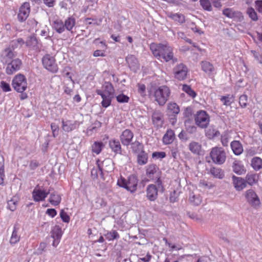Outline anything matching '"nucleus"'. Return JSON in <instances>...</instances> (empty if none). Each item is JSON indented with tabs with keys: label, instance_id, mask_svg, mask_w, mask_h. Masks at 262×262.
<instances>
[{
	"label": "nucleus",
	"instance_id": "6e6d98bb",
	"mask_svg": "<svg viewBox=\"0 0 262 262\" xmlns=\"http://www.w3.org/2000/svg\"><path fill=\"white\" fill-rule=\"evenodd\" d=\"M138 92L140 94V96L144 97L146 94V86L145 84L142 83L138 84Z\"/></svg>",
	"mask_w": 262,
	"mask_h": 262
},
{
	"label": "nucleus",
	"instance_id": "ddd939ff",
	"mask_svg": "<svg viewBox=\"0 0 262 262\" xmlns=\"http://www.w3.org/2000/svg\"><path fill=\"white\" fill-rule=\"evenodd\" d=\"M7 64L6 72L8 75H11L20 69L22 63L19 59L16 58L12 60Z\"/></svg>",
	"mask_w": 262,
	"mask_h": 262
},
{
	"label": "nucleus",
	"instance_id": "f704fd0d",
	"mask_svg": "<svg viewBox=\"0 0 262 262\" xmlns=\"http://www.w3.org/2000/svg\"><path fill=\"white\" fill-rule=\"evenodd\" d=\"M61 201V198L57 193L53 192L50 194L49 201L53 206L58 205Z\"/></svg>",
	"mask_w": 262,
	"mask_h": 262
},
{
	"label": "nucleus",
	"instance_id": "e433bc0d",
	"mask_svg": "<svg viewBox=\"0 0 262 262\" xmlns=\"http://www.w3.org/2000/svg\"><path fill=\"white\" fill-rule=\"evenodd\" d=\"M18 229L16 226L13 227V232L10 239V243L14 245L18 243L20 240V236L18 234Z\"/></svg>",
	"mask_w": 262,
	"mask_h": 262
},
{
	"label": "nucleus",
	"instance_id": "603ef678",
	"mask_svg": "<svg viewBox=\"0 0 262 262\" xmlns=\"http://www.w3.org/2000/svg\"><path fill=\"white\" fill-rule=\"evenodd\" d=\"M248 97L246 95H242L239 98V104L242 108H245L247 105Z\"/></svg>",
	"mask_w": 262,
	"mask_h": 262
},
{
	"label": "nucleus",
	"instance_id": "052dcab7",
	"mask_svg": "<svg viewBox=\"0 0 262 262\" xmlns=\"http://www.w3.org/2000/svg\"><path fill=\"white\" fill-rule=\"evenodd\" d=\"M152 158L157 159H163L166 157V153L164 151L154 152L152 154Z\"/></svg>",
	"mask_w": 262,
	"mask_h": 262
},
{
	"label": "nucleus",
	"instance_id": "37998d69",
	"mask_svg": "<svg viewBox=\"0 0 262 262\" xmlns=\"http://www.w3.org/2000/svg\"><path fill=\"white\" fill-rule=\"evenodd\" d=\"M103 144L102 142H95L92 145V152L98 155L101 151Z\"/></svg>",
	"mask_w": 262,
	"mask_h": 262
},
{
	"label": "nucleus",
	"instance_id": "49530a36",
	"mask_svg": "<svg viewBox=\"0 0 262 262\" xmlns=\"http://www.w3.org/2000/svg\"><path fill=\"white\" fill-rule=\"evenodd\" d=\"M105 238L108 241H112L115 239H118L120 237L119 234L116 230H112L105 234Z\"/></svg>",
	"mask_w": 262,
	"mask_h": 262
},
{
	"label": "nucleus",
	"instance_id": "6e6552de",
	"mask_svg": "<svg viewBox=\"0 0 262 262\" xmlns=\"http://www.w3.org/2000/svg\"><path fill=\"white\" fill-rule=\"evenodd\" d=\"M188 72L187 67L182 63L177 64L172 70L174 78L179 81L185 80L187 77Z\"/></svg>",
	"mask_w": 262,
	"mask_h": 262
},
{
	"label": "nucleus",
	"instance_id": "4d7b16f0",
	"mask_svg": "<svg viewBox=\"0 0 262 262\" xmlns=\"http://www.w3.org/2000/svg\"><path fill=\"white\" fill-rule=\"evenodd\" d=\"M0 88L4 92H10L11 90L10 84L4 81L1 82Z\"/></svg>",
	"mask_w": 262,
	"mask_h": 262
},
{
	"label": "nucleus",
	"instance_id": "58836bf2",
	"mask_svg": "<svg viewBox=\"0 0 262 262\" xmlns=\"http://www.w3.org/2000/svg\"><path fill=\"white\" fill-rule=\"evenodd\" d=\"M102 18H85L84 23L87 26L90 25L100 26L102 23Z\"/></svg>",
	"mask_w": 262,
	"mask_h": 262
},
{
	"label": "nucleus",
	"instance_id": "473e14b6",
	"mask_svg": "<svg viewBox=\"0 0 262 262\" xmlns=\"http://www.w3.org/2000/svg\"><path fill=\"white\" fill-rule=\"evenodd\" d=\"M167 16L169 18L178 23L183 24L185 22V17L182 14L170 13Z\"/></svg>",
	"mask_w": 262,
	"mask_h": 262
},
{
	"label": "nucleus",
	"instance_id": "bb28decb",
	"mask_svg": "<svg viewBox=\"0 0 262 262\" xmlns=\"http://www.w3.org/2000/svg\"><path fill=\"white\" fill-rule=\"evenodd\" d=\"M109 146L116 154L121 153V146L119 140L114 139H111L109 141Z\"/></svg>",
	"mask_w": 262,
	"mask_h": 262
},
{
	"label": "nucleus",
	"instance_id": "79ce46f5",
	"mask_svg": "<svg viewBox=\"0 0 262 262\" xmlns=\"http://www.w3.org/2000/svg\"><path fill=\"white\" fill-rule=\"evenodd\" d=\"M64 28L69 31L72 30L75 25V19L73 17H68L64 23Z\"/></svg>",
	"mask_w": 262,
	"mask_h": 262
},
{
	"label": "nucleus",
	"instance_id": "2eb2a0df",
	"mask_svg": "<svg viewBox=\"0 0 262 262\" xmlns=\"http://www.w3.org/2000/svg\"><path fill=\"white\" fill-rule=\"evenodd\" d=\"M134 136V133L130 129H126L123 130L120 136L122 144L124 146H128L131 143Z\"/></svg>",
	"mask_w": 262,
	"mask_h": 262
},
{
	"label": "nucleus",
	"instance_id": "de8ad7c7",
	"mask_svg": "<svg viewBox=\"0 0 262 262\" xmlns=\"http://www.w3.org/2000/svg\"><path fill=\"white\" fill-rule=\"evenodd\" d=\"M247 14L248 15L249 17L253 20V21H257L258 20V16L257 13L255 11L254 9L252 7L248 8L247 10Z\"/></svg>",
	"mask_w": 262,
	"mask_h": 262
},
{
	"label": "nucleus",
	"instance_id": "412c9836",
	"mask_svg": "<svg viewBox=\"0 0 262 262\" xmlns=\"http://www.w3.org/2000/svg\"><path fill=\"white\" fill-rule=\"evenodd\" d=\"M201 66L202 70L208 75H212L215 71L214 66L209 61H202Z\"/></svg>",
	"mask_w": 262,
	"mask_h": 262
},
{
	"label": "nucleus",
	"instance_id": "39448f33",
	"mask_svg": "<svg viewBox=\"0 0 262 262\" xmlns=\"http://www.w3.org/2000/svg\"><path fill=\"white\" fill-rule=\"evenodd\" d=\"M209 155L212 162L216 164H222L226 159V151L221 147L215 146L212 147Z\"/></svg>",
	"mask_w": 262,
	"mask_h": 262
},
{
	"label": "nucleus",
	"instance_id": "b1692460",
	"mask_svg": "<svg viewBox=\"0 0 262 262\" xmlns=\"http://www.w3.org/2000/svg\"><path fill=\"white\" fill-rule=\"evenodd\" d=\"M231 148L235 155H240L243 152V147L239 141L234 140L230 143Z\"/></svg>",
	"mask_w": 262,
	"mask_h": 262
},
{
	"label": "nucleus",
	"instance_id": "774afa93",
	"mask_svg": "<svg viewBox=\"0 0 262 262\" xmlns=\"http://www.w3.org/2000/svg\"><path fill=\"white\" fill-rule=\"evenodd\" d=\"M221 142L222 145L224 146H226L228 145V138L226 136H221Z\"/></svg>",
	"mask_w": 262,
	"mask_h": 262
},
{
	"label": "nucleus",
	"instance_id": "f03ea898",
	"mask_svg": "<svg viewBox=\"0 0 262 262\" xmlns=\"http://www.w3.org/2000/svg\"><path fill=\"white\" fill-rule=\"evenodd\" d=\"M138 182L137 177L134 174L129 176L127 179L121 176L117 180V185L130 193H134L137 190Z\"/></svg>",
	"mask_w": 262,
	"mask_h": 262
},
{
	"label": "nucleus",
	"instance_id": "aec40b11",
	"mask_svg": "<svg viewBox=\"0 0 262 262\" xmlns=\"http://www.w3.org/2000/svg\"><path fill=\"white\" fill-rule=\"evenodd\" d=\"M15 56L14 52L10 48H7L5 49L3 54L2 55L1 61L5 64H7L13 60Z\"/></svg>",
	"mask_w": 262,
	"mask_h": 262
},
{
	"label": "nucleus",
	"instance_id": "5fc2aeb1",
	"mask_svg": "<svg viewBox=\"0 0 262 262\" xmlns=\"http://www.w3.org/2000/svg\"><path fill=\"white\" fill-rule=\"evenodd\" d=\"M60 217H61L62 221L66 223H69L70 221V217L68 214V213L64 211L63 209H62L60 212Z\"/></svg>",
	"mask_w": 262,
	"mask_h": 262
},
{
	"label": "nucleus",
	"instance_id": "69168bd1",
	"mask_svg": "<svg viewBox=\"0 0 262 262\" xmlns=\"http://www.w3.org/2000/svg\"><path fill=\"white\" fill-rule=\"evenodd\" d=\"M39 166V163L36 160H32L29 164V167L31 169H35Z\"/></svg>",
	"mask_w": 262,
	"mask_h": 262
},
{
	"label": "nucleus",
	"instance_id": "72a5a7b5",
	"mask_svg": "<svg viewBox=\"0 0 262 262\" xmlns=\"http://www.w3.org/2000/svg\"><path fill=\"white\" fill-rule=\"evenodd\" d=\"M251 167L256 171L262 169V159L258 157H254L251 161Z\"/></svg>",
	"mask_w": 262,
	"mask_h": 262
},
{
	"label": "nucleus",
	"instance_id": "0eeeda50",
	"mask_svg": "<svg viewBox=\"0 0 262 262\" xmlns=\"http://www.w3.org/2000/svg\"><path fill=\"white\" fill-rule=\"evenodd\" d=\"M196 125L202 128H207L210 122V116L205 111L200 110L194 116Z\"/></svg>",
	"mask_w": 262,
	"mask_h": 262
},
{
	"label": "nucleus",
	"instance_id": "5701e85b",
	"mask_svg": "<svg viewBox=\"0 0 262 262\" xmlns=\"http://www.w3.org/2000/svg\"><path fill=\"white\" fill-rule=\"evenodd\" d=\"M102 90H101L102 94L106 96H113L114 88L112 83L105 82L102 86Z\"/></svg>",
	"mask_w": 262,
	"mask_h": 262
},
{
	"label": "nucleus",
	"instance_id": "f8f14e48",
	"mask_svg": "<svg viewBox=\"0 0 262 262\" xmlns=\"http://www.w3.org/2000/svg\"><path fill=\"white\" fill-rule=\"evenodd\" d=\"M30 13L29 3L25 2L20 7L17 15L18 20L20 22L25 21L28 17Z\"/></svg>",
	"mask_w": 262,
	"mask_h": 262
},
{
	"label": "nucleus",
	"instance_id": "864d4df0",
	"mask_svg": "<svg viewBox=\"0 0 262 262\" xmlns=\"http://www.w3.org/2000/svg\"><path fill=\"white\" fill-rule=\"evenodd\" d=\"M116 100L119 103H127L129 101V98L127 95L121 94L116 97Z\"/></svg>",
	"mask_w": 262,
	"mask_h": 262
},
{
	"label": "nucleus",
	"instance_id": "7ed1b4c3",
	"mask_svg": "<svg viewBox=\"0 0 262 262\" xmlns=\"http://www.w3.org/2000/svg\"><path fill=\"white\" fill-rule=\"evenodd\" d=\"M148 181H155L159 189L164 190V186L161 179V171L157 165L154 164L148 165L145 170Z\"/></svg>",
	"mask_w": 262,
	"mask_h": 262
},
{
	"label": "nucleus",
	"instance_id": "1a4fd4ad",
	"mask_svg": "<svg viewBox=\"0 0 262 262\" xmlns=\"http://www.w3.org/2000/svg\"><path fill=\"white\" fill-rule=\"evenodd\" d=\"M180 107L175 102H170L167 105L166 112L172 125L177 122V116L180 113Z\"/></svg>",
	"mask_w": 262,
	"mask_h": 262
},
{
	"label": "nucleus",
	"instance_id": "423d86ee",
	"mask_svg": "<svg viewBox=\"0 0 262 262\" xmlns=\"http://www.w3.org/2000/svg\"><path fill=\"white\" fill-rule=\"evenodd\" d=\"M12 85L14 90L18 93H23L27 88V82L23 74L16 75L12 80Z\"/></svg>",
	"mask_w": 262,
	"mask_h": 262
},
{
	"label": "nucleus",
	"instance_id": "4c0bfd02",
	"mask_svg": "<svg viewBox=\"0 0 262 262\" xmlns=\"http://www.w3.org/2000/svg\"><path fill=\"white\" fill-rule=\"evenodd\" d=\"M220 100L224 105L228 106L234 102V97L233 95L228 94L221 96Z\"/></svg>",
	"mask_w": 262,
	"mask_h": 262
},
{
	"label": "nucleus",
	"instance_id": "c756f323",
	"mask_svg": "<svg viewBox=\"0 0 262 262\" xmlns=\"http://www.w3.org/2000/svg\"><path fill=\"white\" fill-rule=\"evenodd\" d=\"M189 149L193 154L200 155L202 152V145L198 142L193 141L189 143Z\"/></svg>",
	"mask_w": 262,
	"mask_h": 262
},
{
	"label": "nucleus",
	"instance_id": "ea45409f",
	"mask_svg": "<svg viewBox=\"0 0 262 262\" xmlns=\"http://www.w3.org/2000/svg\"><path fill=\"white\" fill-rule=\"evenodd\" d=\"M210 173L216 178L222 179L224 177V171L219 168L212 167L210 169Z\"/></svg>",
	"mask_w": 262,
	"mask_h": 262
},
{
	"label": "nucleus",
	"instance_id": "f257e3e1",
	"mask_svg": "<svg viewBox=\"0 0 262 262\" xmlns=\"http://www.w3.org/2000/svg\"><path fill=\"white\" fill-rule=\"evenodd\" d=\"M149 48L153 55L159 60L163 59L166 62L171 61L173 63L178 61L174 56L173 48L167 42H152Z\"/></svg>",
	"mask_w": 262,
	"mask_h": 262
},
{
	"label": "nucleus",
	"instance_id": "a878e982",
	"mask_svg": "<svg viewBox=\"0 0 262 262\" xmlns=\"http://www.w3.org/2000/svg\"><path fill=\"white\" fill-rule=\"evenodd\" d=\"M174 139L175 135L173 130L171 129H169L167 130L163 137V142L165 145L169 144L173 141Z\"/></svg>",
	"mask_w": 262,
	"mask_h": 262
},
{
	"label": "nucleus",
	"instance_id": "338daca9",
	"mask_svg": "<svg viewBox=\"0 0 262 262\" xmlns=\"http://www.w3.org/2000/svg\"><path fill=\"white\" fill-rule=\"evenodd\" d=\"M45 4L49 7H53L55 0H43Z\"/></svg>",
	"mask_w": 262,
	"mask_h": 262
},
{
	"label": "nucleus",
	"instance_id": "a19ab883",
	"mask_svg": "<svg viewBox=\"0 0 262 262\" xmlns=\"http://www.w3.org/2000/svg\"><path fill=\"white\" fill-rule=\"evenodd\" d=\"M62 234L63 232L61 227H60L59 226L56 225L54 227L52 230L51 236L52 238H61Z\"/></svg>",
	"mask_w": 262,
	"mask_h": 262
},
{
	"label": "nucleus",
	"instance_id": "7c9ffc66",
	"mask_svg": "<svg viewBox=\"0 0 262 262\" xmlns=\"http://www.w3.org/2000/svg\"><path fill=\"white\" fill-rule=\"evenodd\" d=\"M52 27L58 33H62L65 30L63 21L59 19H56L54 20L52 24Z\"/></svg>",
	"mask_w": 262,
	"mask_h": 262
},
{
	"label": "nucleus",
	"instance_id": "bf43d9fd",
	"mask_svg": "<svg viewBox=\"0 0 262 262\" xmlns=\"http://www.w3.org/2000/svg\"><path fill=\"white\" fill-rule=\"evenodd\" d=\"M51 127L52 131L53 137H55L58 135L59 127L55 123H52L51 124Z\"/></svg>",
	"mask_w": 262,
	"mask_h": 262
},
{
	"label": "nucleus",
	"instance_id": "09e8293b",
	"mask_svg": "<svg viewBox=\"0 0 262 262\" xmlns=\"http://www.w3.org/2000/svg\"><path fill=\"white\" fill-rule=\"evenodd\" d=\"M200 5L205 10L210 11L212 10V6L209 0H200Z\"/></svg>",
	"mask_w": 262,
	"mask_h": 262
},
{
	"label": "nucleus",
	"instance_id": "6ab92c4d",
	"mask_svg": "<svg viewBox=\"0 0 262 262\" xmlns=\"http://www.w3.org/2000/svg\"><path fill=\"white\" fill-rule=\"evenodd\" d=\"M232 179L233 186L236 190L241 191L246 187V182L244 179L233 176Z\"/></svg>",
	"mask_w": 262,
	"mask_h": 262
},
{
	"label": "nucleus",
	"instance_id": "e2e57ef3",
	"mask_svg": "<svg viewBox=\"0 0 262 262\" xmlns=\"http://www.w3.org/2000/svg\"><path fill=\"white\" fill-rule=\"evenodd\" d=\"M255 6L256 10L259 13H262V0L255 1Z\"/></svg>",
	"mask_w": 262,
	"mask_h": 262
},
{
	"label": "nucleus",
	"instance_id": "3c124183",
	"mask_svg": "<svg viewBox=\"0 0 262 262\" xmlns=\"http://www.w3.org/2000/svg\"><path fill=\"white\" fill-rule=\"evenodd\" d=\"M7 208L12 211H14L16 209L17 206V201L14 199H11L8 201Z\"/></svg>",
	"mask_w": 262,
	"mask_h": 262
},
{
	"label": "nucleus",
	"instance_id": "a211bd4d",
	"mask_svg": "<svg viewBox=\"0 0 262 262\" xmlns=\"http://www.w3.org/2000/svg\"><path fill=\"white\" fill-rule=\"evenodd\" d=\"M152 122L157 127H162L164 123L163 115L160 111L153 112L151 116Z\"/></svg>",
	"mask_w": 262,
	"mask_h": 262
},
{
	"label": "nucleus",
	"instance_id": "2f4dec72",
	"mask_svg": "<svg viewBox=\"0 0 262 262\" xmlns=\"http://www.w3.org/2000/svg\"><path fill=\"white\" fill-rule=\"evenodd\" d=\"M126 61L130 69H135L138 67V61L135 56L133 55H128L126 57Z\"/></svg>",
	"mask_w": 262,
	"mask_h": 262
},
{
	"label": "nucleus",
	"instance_id": "dca6fc26",
	"mask_svg": "<svg viewBox=\"0 0 262 262\" xmlns=\"http://www.w3.org/2000/svg\"><path fill=\"white\" fill-rule=\"evenodd\" d=\"M158 186L155 184H149L147 186L146 192V197L150 201H154L158 198Z\"/></svg>",
	"mask_w": 262,
	"mask_h": 262
},
{
	"label": "nucleus",
	"instance_id": "13d9d810",
	"mask_svg": "<svg viewBox=\"0 0 262 262\" xmlns=\"http://www.w3.org/2000/svg\"><path fill=\"white\" fill-rule=\"evenodd\" d=\"M133 150L137 152L142 148V144L138 141H135L131 144Z\"/></svg>",
	"mask_w": 262,
	"mask_h": 262
},
{
	"label": "nucleus",
	"instance_id": "9b49d317",
	"mask_svg": "<svg viewBox=\"0 0 262 262\" xmlns=\"http://www.w3.org/2000/svg\"><path fill=\"white\" fill-rule=\"evenodd\" d=\"M245 196L247 202L253 207L257 208L260 204V200L255 192L252 189H249L245 193Z\"/></svg>",
	"mask_w": 262,
	"mask_h": 262
},
{
	"label": "nucleus",
	"instance_id": "8fccbe9b",
	"mask_svg": "<svg viewBox=\"0 0 262 262\" xmlns=\"http://www.w3.org/2000/svg\"><path fill=\"white\" fill-rule=\"evenodd\" d=\"M223 14L226 16L232 18L236 16L237 13L230 8H226L223 10Z\"/></svg>",
	"mask_w": 262,
	"mask_h": 262
},
{
	"label": "nucleus",
	"instance_id": "a18cd8bd",
	"mask_svg": "<svg viewBox=\"0 0 262 262\" xmlns=\"http://www.w3.org/2000/svg\"><path fill=\"white\" fill-rule=\"evenodd\" d=\"M182 90L192 98L195 97L196 95V93L191 89L190 85L183 84L182 85Z\"/></svg>",
	"mask_w": 262,
	"mask_h": 262
},
{
	"label": "nucleus",
	"instance_id": "20e7f679",
	"mask_svg": "<svg viewBox=\"0 0 262 262\" xmlns=\"http://www.w3.org/2000/svg\"><path fill=\"white\" fill-rule=\"evenodd\" d=\"M170 90L166 85H161L154 89L153 96L155 101L160 106H163L168 100Z\"/></svg>",
	"mask_w": 262,
	"mask_h": 262
},
{
	"label": "nucleus",
	"instance_id": "0e129e2a",
	"mask_svg": "<svg viewBox=\"0 0 262 262\" xmlns=\"http://www.w3.org/2000/svg\"><path fill=\"white\" fill-rule=\"evenodd\" d=\"M46 213L51 217H54L56 215L57 211L53 208L48 209L46 211Z\"/></svg>",
	"mask_w": 262,
	"mask_h": 262
},
{
	"label": "nucleus",
	"instance_id": "4be33fe9",
	"mask_svg": "<svg viewBox=\"0 0 262 262\" xmlns=\"http://www.w3.org/2000/svg\"><path fill=\"white\" fill-rule=\"evenodd\" d=\"M205 136L209 139H213L220 135V132L213 126H210L205 130Z\"/></svg>",
	"mask_w": 262,
	"mask_h": 262
},
{
	"label": "nucleus",
	"instance_id": "c03bdc74",
	"mask_svg": "<svg viewBox=\"0 0 262 262\" xmlns=\"http://www.w3.org/2000/svg\"><path fill=\"white\" fill-rule=\"evenodd\" d=\"M148 157L146 153L144 151L141 152L138 155L137 161L139 165H142L147 163Z\"/></svg>",
	"mask_w": 262,
	"mask_h": 262
},
{
	"label": "nucleus",
	"instance_id": "f3484780",
	"mask_svg": "<svg viewBox=\"0 0 262 262\" xmlns=\"http://www.w3.org/2000/svg\"><path fill=\"white\" fill-rule=\"evenodd\" d=\"M62 128L66 132H70L78 128L79 123L77 121H62Z\"/></svg>",
	"mask_w": 262,
	"mask_h": 262
},
{
	"label": "nucleus",
	"instance_id": "393cba45",
	"mask_svg": "<svg viewBox=\"0 0 262 262\" xmlns=\"http://www.w3.org/2000/svg\"><path fill=\"white\" fill-rule=\"evenodd\" d=\"M233 171L237 174L242 175L245 174L246 170L241 161H235L232 166Z\"/></svg>",
	"mask_w": 262,
	"mask_h": 262
},
{
	"label": "nucleus",
	"instance_id": "cd10ccee",
	"mask_svg": "<svg viewBox=\"0 0 262 262\" xmlns=\"http://www.w3.org/2000/svg\"><path fill=\"white\" fill-rule=\"evenodd\" d=\"M96 93L98 95L101 96L102 99V101H101V105L103 107H107L111 105L112 99L113 98V96L105 95L104 94H102L101 90H97Z\"/></svg>",
	"mask_w": 262,
	"mask_h": 262
},
{
	"label": "nucleus",
	"instance_id": "9d476101",
	"mask_svg": "<svg viewBox=\"0 0 262 262\" xmlns=\"http://www.w3.org/2000/svg\"><path fill=\"white\" fill-rule=\"evenodd\" d=\"M42 62L43 67L52 73H56L58 71V66L56 63L55 58L50 55H45L42 59Z\"/></svg>",
	"mask_w": 262,
	"mask_h": 262
},
{
	"label": "nucleus",
	"instance_id": "c85d7f7f",
	"mask_svg": "<svg viewBox=\"0 0 262 262\" xmlns=\"http://www.w3.org/2000/svg\"><path fill=\"white\" fill-rule=\"evenodd\" d=\"M111 163L112 161L109 159H106L103 161H100L99 160H97L96 164L101 175H102L103 170L105 171L108 170L107 167Z\"/></svg>",
	"mask_w": 262,
	"mask_h": 262
},
{
	"label": "nucleus",
	"instance_id": "c9c22d12",
	"mask_svg": "<svg viewBox=\"0 0 262 262\" xmlns=\"http://www.w3.org/2000/svg\"><path fill=\"white\" fill-rule=\"evenodd\" d=\"M259 179L258 174L256 173H248L246 177L245 181L246 184L248 183L250 185H253L256 184Z\"/></svg>",
	"mask_w": 262,
	"mask_h": 262
},
{
	"label": "nucleus",
	"instance_id": "680f3d73",
	"mask_svg": "<svg viewBox=\"0 0 262 262\" xmlns=\"http://www.w3.org/2000/svg\"><path fill=\"white\" fill-rule=\"evenodd\" d=\"M5 177L4 166L2 165L0 167V185H4Z\"/></svg>",
	"mask_w": 262,
	"mask_h": 262
},
{
	"label": "nucleus",
	"instance_id": "4468645a",
	"mask_svg": "<svg viewBox=\"0 0 262 262\" xmlns=\"http://www.w3.org/2000/svg\"><path fill=\"white\" fill-rule=\"evenodd\" d=\"M49 193V191L41 190L38 187H36L32 192V197L34 201L39 202L44 201Z\"/></svg>",
	"mask_w": 262,
	"mask_h": 262
}]
</instances>
